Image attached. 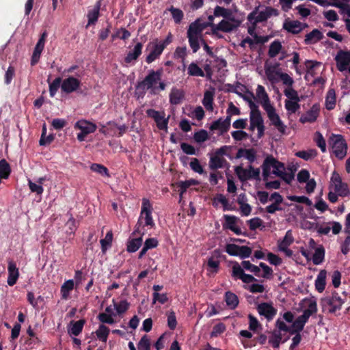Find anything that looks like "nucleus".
<instances>
[{
    "label": "nucleus",
    "mask_w": 350,
    "mask_h": 350,
    "mask_svg": "<svg viewBox=\"0 0 350 350\" xmlns=\"http://www.w3.org/2000/svg\"><path fill=\"white\" fill-rule=\"evenodd\" d=\"M273 167L272 173L280 177L286 183L290 184L293 180L292 173L285 174V167L284 163L276 160L273 156H268L265 159L262 165V176L265 181L267 180L271 174V167Z\"/></svg>",
    "instance_id": "nucleus-1"
},
{
    "label": "nucleus",
    "mask_w": 350,
    "mask_h": 350,
    "mask_svg": "<svg viewBox=\"0 0 350 350\" xmlns=\"http://www.w3.org/2000/svg\"><path fill=\"white\" fill-rule=\"evenodd\" d=\"M208 27H211L213 29L215 28V25L212 23H202L200 18L189 25L187 34L189 45L193 53H196L200 49L198 38H200L202 31Z\"/></svg>",
    "instance_id": "nucleus-2"
},
{
    "label": "nucleus",
    "mask_w": 350,
    "mask_h": 350,
    "mask_svg": "<svg viewBox=\"0 0 350 350\" xmlns=\"http://www.w3.org/2000/svg\"><path fill=\"white\" fill-rule=\"evenodd\" d=\"M332 152L339 159L345 157L347 152V144L341 135H332L329 139Z\"/></svg>",
    "instance_id": "nucleus-3"
},
{
    "label": "nucleus",
    "mask_w": 350,
    "mask_h": 350,
    "mask_svg": "<svg viewBox=\"0 0 350 350\" xmlns=\"http://www.w3.org/2000/svg\"><path fill=\"white\" fill-rule=\"evenodd\" d=\"M259 6L256 7L255 9L248 15L247 20L253 22L254 24L261 23L267 21L272 15H278V10L271 7H267L264 10L258 12Z\"/></svg>",
    "instance_id": "nucleus-4"
},
{
    "label": "nucleus",
    "mask_w": 350,
    "mask_h": 350,
    "mask_svg": "<svg viewBox=\"0 0 350 350\" xmlns=\"http://www.w3.org/2000/svg\"><path fill=\"white\" fill-rule=\"evenodd\" d=\"M329 187L341 197L347 196L350 193L347 184L342 181L340 176L336 171L332 174Z\"/></svg>",
    "instance_id": "nucleus-5"
},
{
    "label": "nucleus",
    "mask_w": 350,
    "mask_h": 350,
    "mask_svg": "<svg viewBox=\"0 0 350 350\" xmlns=\"http://www.w3.org/2000/svg\"><path fill=\"white\" fill-rule=\"evenodd\" d=\"M152 207L150 200L147 198H143L140 217L137 224L140 225L142 220L144 219L146 226L153 228L154 226V223L152 217Z\"/></svg>",
    "instance_id": "nucleus-6"
},
{
    "label": "nucleus",
    "mask_w": 350,
    "mask_h": 350,
    "mask_svg": "<svg viewBox=\"0 0 350 350\" xmlns=\"http://www.w3.org/2000/svg\"><path fill=\"white\" fill-rule=\"evenodd\" d=\"M240 24V21L232 16L230 18L224 19L218 25H215V28L213 29V33L215 34L216 31L231 32L239 27Z\"/></svg>",
    "instance_id": "nucleus-7"
},
{
    "label": "nucleus",
    "mask_w": 350,
    "mask_h": 350,
    "mask_svg": "<svg viewBox=\"0 0 350 350\" xmlns=\"http://www.w3.org/2000/svg\"><path fill=\"white\" fill-rule=\"evenodd\" d=\"M250 130L254 131L255 128L258 129V137L261 138L264 135L265 126L263 119L260 111L250 112Z\"/></svg>",
    "instance_id": "nucleus-8"
},
{
    "label": "nucleus",
    "mask_w": 350,
    "mask_h": 350,
    "mask_svg": "<svg viewBox=\"0 0 350 350\" xmlns=\"http://www.w3.org/2000/svg\"><path fill=\"white\" fill-rule=\"evenodd\" d=\"M264 109L266 111L271 124L274 126L281 134H284L286 126L283 124L280 116L275 112V108L271 105Z\"/></svg>",
    "instance_id": "nucleus-9"
},
{
    "label": "nucleus",
    "mask_w": 350,
    "mask_h": 350,
    "mask_svg": "<svg viewBox=\"0 0 350 350\" xmlns=\"http://www.w3.org/2000/svg\"><path fill=\"white\" fill-rule=\"evenodd\" d=\"M162 72V69H159L157 71H150L149 74L142 81V85L146 87L147 89H151L152 92L155 93L157 88L154 87V84L161 81Z\"/></svg>",
    "instance_id": "nucleus-10"
},
{
    "label": "nucleus",
    "mask_w": 350,
    "mask_h": 350,
    "mask_svg": "<svg viewBox=\"0 0 350 350\" xmlns=\"http://www.w3.org/2000/svg\"><path fill=\"white\" fill-rule=\"evenodd\" d=\"M8 276L7 283L10 286H13L16 284L20 276L19 269L16 266V263L13 259L8 258Z\"/></svg>",
    "instance_id": "nucleus-11"
},
{
    "label": "nucleus",
    "mask_w": 350,
    "mask_h": 350,
    "mask_svg": "<svg viewBox=\"0 0 350 350\" xmlns=\"http://www.w3.org/2000/svg\"><path fill=\"white\" fill-rule=\"evenodd\" d=\"M80 85V80L74 77H69L62 81L61 90L62 92L70 94L77 91Z\"/></svg>",
    "instance_id": "nucleus-12"
},
{
    "label": "nucleus",
    "mask_w": 350,
    "mask_h": 350,
    "mask_svg": "<svg viewBox=\"0 0 350 350\" xmlns=\"http://www.w3.org/2000/svg\"><path fill=\"white\" fill-rule=\"evenodd\" d=\"M232 276L241 279L244 283H250L256 280L253 275L245 273L243 269L237 262L233 264Z\"/></svg>",
    "instance_id": "nucleus-13"
},
{
    "label": "nucleus",
    "mask_w": 350,
    "mask_h": 350,
    "mask_svg": "<svg viewBox=\"0 0 350 350\" xmlns=\"http://www.w3.org/2000/svg\"><path fill=\"white\" fill-rule=\"evenodd\" d=\"M335 60L338 70L341 72L346 70L350 64V51H339L335 57Z\"/></svg>",
    "instance_id": "nucleus-14"
},
{
    "label": "nucleus",
    "mask_w": 350,
    "mask_h": 350,
    "mask_svg": "<svg viewBox=\"0 0 350 350\" xmlns=\"http://www.w3.org/2000/svg\"><path fill=\"white\" fill-rule=\"evenodd\" d=\"M257 310L259 314L264 316L268 321L271 320L277 313V310L271 304L266 302L258 304Z\"/></svg>",
    "instance_id": "nucleus-15"
},
{
    "label": "nucleus",
    "mask_w": 350,
    "mask_h": 350,
    "mask_svg": "<svg viewBox=\"0 0 350 350\" xmlns=\"http://www.w3.org/2000/svg\"><path fill=\"white\" fill-rule=\"evenodd\" d=\"M146 113L149 117L152 118L154 120L159 129H167V119H165L163 116H161L159 111L152 109H149L146 111Z\"/></svg>",
    "instance_id": "nucleus-16"
},
{
    "label": "nucleus",
    "mask_w": 350,
    "mask_h": 350,
    "mask_svg": "<svg viewBox=\"0 0 350 350\" xmlns=\"http://www.w3.org/2000/svg\"><path fill=\"white\" fill-rule=\"evenodd\" d=\"M319 113V107L317 105H314L310 110L302 114L299 121L301 123L314 122Z\"/></svg>",
    "instance_id": "nucleus-17"
},
{
    "label": "nucleus",
    "mask_w": 350,
    "mask_h": 350,
    "mask_svg": "<svg viewBox=\"0 0 350 350\" xmlns=\"http://www.w3.org/2000/svg\"><path fill=\"white\" fill-rule=\"evenodd\" d=\"M283 28L288 32L297 34L303 30V25L298 21H286L284 23Z\"/></svg>",
    "instance_id": "nucleus-18"
},
{
    "label": "nucleus",
    "mask_w": 350,
    "mask_h": 350,
    "mask_svg": "<svg viewBox=\"0 0 350 350\" xmlns=\"http://www.w3.org/2000/svg\"><path fill=\"white\" fill-rule=\"evenodd\" d=\"M325 301L330 306L329 312H334L336 310L340 309L343 304V300L338 294H334L330 298L326 299Z\"/></svg>",
    "instance_id": "nucleus-19"
},
{
    "label": "nucleus",
    "mask_w": 350,
    "mask_h": 350,
    "mask_svg": "<svg viewBox=\"0 0 350 350\" xmlns=\"http://www.w3.org/2000/svg\"><path fill=\"white\" fill-rule=\"evenodd\" d=\"M185 97V92L181 89L172 88L170 94V102L172 105L179 104Z\"/></svg>",
    "instance_id": "nucleus-20"
},
{
    "label": "nucleus",
    "mask_w": 350,
    "mask_h": 350,
    "mask_svg": "<svg viewBox=\"0 0 350 350\" xmlns=\"http://www.w3.org/2000/svg\"><path fill=\"white\" fill-rule=\"evenodd\" d=\"M101 6V2L100 1H97L96 5L92 10H90L88 13V25H91L94 24L98 18L99 16V10Z\"/></svg>",
    "instance_id": "nucleus-21"
},
{
    "label": "nucleus",
    "mask_w": 350,
    "mask_h": 350,
    "mask_svg": "<svg viewBox=\"0 0 350 350\" xmlns=\"http://www.w3.org/2000/svg\"><path fill=\"white\" fill-rule=\"evenodd\" d=\"M256 96L260 101V103L264 109L271 106L269 96L262 85H258L256 89Z\"/></svg>",
    "instance_id": "nucleus-22"
},
{
    "label": "nucleus",
    "mask_w": 350,
    "mask_h": 350,
    "mask_svg": "<svg viewBox=\"0 0 350 350\" xmlns=\"http://www.w3.org/2000/svg\"><path fill=\"white\" fill-rule=\"evenodd\" d=\"M75 128L79 129L81 132L87 134L92 133L96 130V126L86 120L77 121L75 125Z\"/></svg>",
    "instance_id": "nucleus-23"
},
{
    "label": "nucleus",
    "mask_w": 350,
    "mask_h": 350,
    "mask_svg": "<svg viewBox=\"0 0 350 350\" xmlns=\"http://www.w3.org/2000/svg\"><path fill=\"white\" fill-rule=\"evenodd\" d=\"M224 219L226 221V228L230 229L232 232H234L236 234H241V230L240 228L236 226V223L237 221V217L235 216L230 215H224Z\"/></svg>",
    "instance_id": "nucleus-24"
},
{
    "label": "nucleus",
    "mask_w": 350,
    "mask_h": 350,
    "mask_svg": "<svg viewBox=\"0 0 350 350\" xmlns=\"http://www.w3.org/2000/svg\"><path fill=\"white\" fill-rule=\"evenodd\" d=\"M142 44L140 42L137 43L134 49L129 51L126 56L124 61L126 63H131L136 60L142 53Z\"/></svg>",
    "instance_id": "nucleus-25"
},
{
    "label": "nucleus",
    "mask_w": 350,
    "mask_h": 350,
    "mask_svg": "<svg viewBox=\"0 0 350 350\" xmlns=\"http://www.w3.org/2000/svg\"><path fill=\"white\" fill-rule=\"evenodd\" d=\"M226 164L227 161L224 157H219L214 154L210 159L209 168L215 170L224 167Z\"/></svg>",
    "instance_id": "nucleus-26"
},
{
    "label": "nucleus",
    "mask_w": 350,
    "mask_h": 350,
    "mask_svg": "<svg viewBox=\"0 0 350 350\" xmlns=\"http://www.w3.org/2000/svg\"><path fill=\"white\" fill-rule=\"evenodd\" d=\"M165 46L164 43L155 44L153 50L146 57V62L150 64L154 61L161 54Z\"/></svg>",
    "instance_id": "nucleus-27"
},
{
    "label": "nucleus",
    "mask_w": 350,
    "mask_h": 350,
    "mask_svg": "<svg viewBox=\"0 0 350 350\" xmlns=\"http://www.w3.org/2000/svg\"><path fill=\"white\" fill-rule=\"evenodd\" d=\"M74 281L73 280H68L64 282L61 286V295L62 299H68L70 297V293L74 288Z\"/></svg>",
    "instance_id": "nucleus-28"
},
{
    "label": "nucleus",
    "mask_w": 350,
    "mask_h": 350,
    "mask_svg": "<svg viewBox=\"0 0 350 350\" xmlns=\"http://www.w3.org/2000/svg\"><path fill=\"white\" fill-rule=\"evenodd\" d=\"M245 157L250 163H252L256 159V151L254 149H239L237 153L236 158Z\"/></svg>",
    "instance_id": "nucleus-29"
},
{
    "label": "nucleus",
    "mask_w": 350,
    "mask_h": 350,
    "mask_svg": "<svg viewBox=\"0 0 350 350\" xmlns=\"http://www.w3.org/2000/svg\"><path fill=\"white\" fill-rule=\"evenodd\" d=\"M322 38H323L322 33L319 30L315 29H313L309 33L306 35L304 42L307 44H314V43H316L317 42L319 41L320 40H321Z\"/></svg>",
    "instance_id": "nucleus-30"
},
{
    "label": "nucleus",
    "mask_w": 350,
    "mask_h": 350,
    "mask_svg": "<svg viewBox=\"0 0 350 350\" xmlns=\"http://www.w3.org/2000/svg\"><path fill=\"white\" fill-rule=\"evenodd\" d=\"M11 173V167L8 161L3 159L0 160V180L8 179Z\"/></svg>",
    "instance_id": "nucleus-31"
},
{
    "label": "nucleus",
    "mask_w": 350,
    "mask_h": 350,
    "mask_svg": "<svg viewBox=\"0 0 350 350\" xmlns=\"http://www.w3.org/2000/svg\"><path fill=\"white\" fill-rule=\"evenodd\" d=\"M225 301L226 305L230 309H234L239 304V299L238 297L233 293L230 291H227L225 294Z\"/></svg>",
    "instance_id": "nucleus-32"
},
{
    "label": "nucleus",
    "mask_w": 350,
    "mask_h": 350,
    "mask_svg": "<svg viewBox=\"0 0 350 350\" xmlns=\"http://www.w3.org/2000/svg\"><path fill=\"white\" fill-rule=\"evenodd\" d=\"M327 272L325 270H321L315 281V287L317 290L321 293L324 291L325 287V280H326Z\"/></svg>",
    "instance_id": "nucleus-33"
},
{
    "label": "nucleus",
    "mask_w": 350,
    "mask_h": 350,
    "mask_svg": "<svg viewBox=\"0 0 350 350\" xmlns=\"http://www.w3.org/2000/svg\"><path fill=\"white\" fill-rule=\"evenodd\" d=\"M282 333L275 329L271 332V336L269 338V343L273 348H278L282 341Z\"/></svg>",
    "instance_id": "nucleus-34"
},
{
    "label": "nucleus",
    "mask_w": 350,
    "mask_h": 350,
    "mask_svg": "<svg viewBox=\"0 0 350 350\" xmlns=\"http://www.w3.org/2000/svg\"><path fill=\"white\" fill-rule=\"evenodd\" d=\"M109 333V329L103 324L100 325L98 329L95 332L96 338L104 342H107Z\"/></svg>",
    "instance_id": "nucleus-35"
},
{
    "label": "nucleus",
    "mask_w": 350,
    "mask_h": 350,
    "mask_svg": "<svg viewBox=\"0 0 350 350\" xmlns=\"http://www.w3.org/2000/svg\"><path fill=\"white\" fill-rule=\"evenodd\" d=\"M336 105V93L334 89H330L327 92L325 99V107L328 110L333 109Z\"/></svg>",
    "instance_id": "nucleus-36"
},
{
    "label": "nucleus",
    "mask_w": 350,
    "mask_h": 350,
    "mask_svg": "<svg viewBox=\"0 0 350 350\" xmlns=\"http://www.w3.org/2000/svg\"><path fill=\"white\" fill-rule=\"evenodd\" d=\"M306 322L307 320L302 319L301 316L297 317V319L293 323L291 326V334L299 333V332L303 330L304 325Z\"/></svg>",
    "instance_id": "nucleus-37"
},
{
    "label": "nucleus",
    "mask_w": 350,
    "mask_h": 350,
    "mask_svg": "<svg viewBox=\"0 0 350 350\" xmlns=\"http://www.w3.org/2000/svg\"><path fill=\"white\" fill-rule=\"evenodd\" d=\"M214 94L211 91H206L204 94L202 100V104L204 107L208 111H213V103Z\"/></svg>",
    "instance_id": "nucleus-38"
},
{
    "label": "nucleus",
    "mask_w": 350,
    "mask_h": 350,
    "mask_svg": "<svg viewBox=\"0 0 350 350\" xmlns=\"http://www.w3.org/2000/svg\"><path fill=\"white\" fill-rule=\"evenodd\" d=\"M215 16H222L224 18H230L232 16V12L230 10L224 8L223 7L217 5L214 9Z\"/></svg>",
    "instance_id": "nucleus-39"
},
{
    "label": "nucleus",
    "mask_w": 350,
    "mask_h": 350,
    "mask_svg": "<svg viewBox=\"0 0 350 350\" xmlns=\"http://www.w3.org/2000/svg\"><path fill=\"white\" fill-rule=\"evenodd\" d=\"M234 170L239 178L241 181H245L248 179H250L251 171H250V167L248 169H244L241 166H237Z\"/></svg>",
    "instance_id": "nucleus-40"
},
{
    "label": "nucleus",
    "mask_w": 350,
    "mask_h": 350,
    "mask_svg": "<svg viewBox=\"0 0 350 350\" xmlns=\"http://www.w3.org/2000/svg\"><path fill=\"white\" fill-rule=\"evenodd\" d=\"M317 312V306L315 301H310L308 305V308L304 311L302 319H305L308 321L309 317Z\"/></svg>",
    "instance_id": "nucleus-41"
},
{
    "label": "nucleus",
    "mask_w": 350,
    "mask_h": 350,
    "mask_svg": "<svg viewBox=\"0 0 350 350\" xmlns=\"http://www.w3.org/2000/svg\"><path fill=\"white\" fill-rule=\"evenodd\" d=\"M325 256V250L323 246H320L315 250V252L312 256V262L314 265L321 264Z\"/></svg>",
    "instance_id": "nucleus-42"
},
{
    "label": "nucleus",
    "mask_w": 350,
    "mask_h": 350,
    "mask_svg": "<svg viewBox=\"0 0 350 350\" xmlns=\"http://www.w3.org/2000/svg\"><path fill=\"white\" fill-rule=\"evenodd\" d=\"M62 79L61 77H56L52 83H49V94L51 97H54L58 89L61 88Z\"/></svg>",
    "instance_id": "nucleus-43"
},
{
    "label": "nucleus",
    "mask_w": 350,
    "mask_h": 350,
    "mask_svg": "<svg viewBox=\"0 0 350 350\" xmlns=\"http://www.w3.org/2000/svg\"><path fill=\"white\" fill-rule=\"evenodd\" d=\"M188 75L190 76L204 77V71L196 63H191L189 65Z\"/></svg>",
    "instance_id": "nucleus-44"
},
{
    "label": "nucleus",
    "mask_w": 350,
    "mask_h": 350,
    "mask_svg": "<svg viewBox=\"0 0 350 350\" xmlns=\"http://www.w3.org/2000/svg\"><path fill=\"white\" fill-rule=\"evenodd\" d=\"M113 306L118 314H124L129 308V304L126 300L116 302L113 300Z\"/></svg>",
    "instance_id": "nucleus-45"
},
{
    "label": "nucleus",
    "mask_w": 350,
    "mask_h": 350,
    "mask_svg": "<svg viewBox=\"0 0 350 350\" xmlns=\"http://www.w3.org/2000/svg\"><path fill=\"white\" fill-rule=\"evenodd\" d=\"M295 154L297 157L308 161L315 157L317 154V152L314 149H310L308 150L299 151Z\"/></svg>",
    "instance_id": "nucleus-46"
},
{
    "label": "nucleus",
    "mask_w": 350,
    "mask_h": 350,
    "mask_svg": "<svg viewBox=\"0 0 350 350\" xmlns=\"http://www.w3.org/2000/svg\"><path fill=\"white\" fill-rule=\"evenodd\" d=\"M210 130H219L222 134L224 133H226L228 130V128L227 127V126H225V124L223 122V119L219 118L212 123V124L210 126Z\"/></svg>",
    "instance_id": "nucleus-47"
},
{
    "label": "nucleus",
    "mask_w": 350,
    "mask_h": 350,
    "mask_svg": "<svg viewBox=\"0 0 350 350\" xmlns=\"http://www.w3.org/2000/svg\"><path fill=\"white\" fill-rule=\"evenodd\" d=\"M85 322V321L84 319H80V320L75 322L72 324V326L70 329L71 334L75 336H79L83 330Z\"/></svg>",
    "instance_id": "nucleus-48"
},
{
    "label": "nucleus",
    "mask_w": 350,
    "mask_h": 350,
    "mask_svg": "<svg viewBox=\"0 0 350 350\" xmlns=\"http://www.w3.org/2000/svg\"><path fill=\"white\" fill-rule=\"evenodd\" d=\"M142 239L141 237L133 239L129 241L127 245V250L129 252H136L142 245Z\"/></svg>",
    "instance_id": "nucleus-49"
},
{
    "label": "nucleus",
    "mask_w": 350,
    "mask_h": 350,
    "mask_svg": "<svg viewBox=\"0 0 350 350\" xmlns=\"http://www.w3.org/2000/svg\"><path fill=\"white\" fill-rule=\"evenodd\" d=\"M90 169L92 171L99 174L101 176H109L108 169L101 164L93 163L91 165Z\"/></svg>",
    "instance_id": "nucleus-50"
},
{
    "label": "nucleus",
    "mask_w": 350,
    "mask_h": 350,
    "mask_svg": "<svg viewBox=\"0 0 350 350\" xmlns=\"http://www.w3.org/2000/svg\"><path fill=\"white\" fill-rule=\"evenodd\" d=\"M169 11L172 14L174 21L176 24H179L183 18L184 14H183V11L178 8H175L173 6H171L169 8Z\"/></svg>",
    "instance_id": "nucleus-51"
},
{
    "label": "nucleus",
    "mask_w": 350,
    "mask_h": 350,
    "mask_svg": "<svg viewBox=\"0 0 350 350\" xmlns=\"http://www.w3.org/2000/svg\"><path fill=\"white\" fill-rule=\"evenodd\" d=\"M299 101H297L295 100H286L285 107L286 110L290 113H295L300 108V105L299 104Z\"/></svg>",
    "instance_id": "nucleus-52"
},
{
    "label": "nucleus",
    "mask_w": 350,
    "mask_h": 350,
    "mask_svg": "<svg viewBox=\"0 0 350 350\" xmlns=\"http://www.w3.org/2000/svg\"><path fill=\"white\" fill-rule=\"evenodd\" d=\"M282 49V44L278 41H274L269 46V55L271 57H275Z\"/></svg>",
    "instance_id": "nucleus-53"
},
{
    "label": "nucleus",
    "mask_w": 350,
    "mask_h": 350,
    "mask_svg": "<svg viewBox=\"0 0 350 350\" xmlns=\"http://www.w3.org/2000/svg\"><path fill=\"white\" fill-rule=\"evenodd\" d=\"M293 242V237L289 230L286 233L284 239L281 241L278 242V248L288 247Z\"/></svg>",
    "instance_id": "nucleus-54"
},
{
    "label": "nucleus",
    "mask_w": 350,
    "mask_h": 350,
    "mask_svg": "<svg viewBox=\"0 0 350 350\" xmlns=\"http://www.w3.org/2000/svg\"><path fill=\"white\" fill-rule=\"evenodd\" d=\"M70 215V217L66 223V226L68 227V230H66V234H74L75 230H77V224L76 221L72 217L71 213H68V215Z\"/></svg>",
    "instance_id": "nucleus-55"
},
{
    "label": "nucleus",
    "mask_w": 350,
    "mask_h": 350,
    "mask_svg": "<svg viewBox=\"0 0 350 350\" xmlns=\"http://www.w3.org/2000/svg\"><path fill=\"white\" fill-rule=\"evenodd\" d=\"M198 182L193 179L180 182L179 183V187L180 188V197H182L183 194L186 191L187 188H189L191 185H198Z\"/></svg>",
    "instance_id": "nucleus-56"
},
{
    "label": "nucleus",
    "mask_w": 350,
    "mask_h": 350,
    "mask_svg": "<svg viewBox=\"0 0 350 350\" xmlns=\"http://www.w3.org/2000/svg\"><path fill=\"white\" fill-rule=\"evenodd\" d=\"M284 95L288 98V100H295L300 101L297 92L292 87L287 88L284 91Z\"/></svg>",
    "instance_id": "nucleus-57"
},
{
    "label": "nucleus",
    "mask_w": 350,
    "mask_h": 350,
    "mask_svg": "<svg viewBox=\"0 0 350 350\" xmlns=\"http://www.w3.org/2000/svg\"><path fill=\"white\" fill-rule=\"evenodd\" d=\"M249 319V328L252 331H257L258 329H261L262 327L258 321L256 317H254L252 314L248 315Z\"/></svg>",
    "instance_id": "nucleus-58"
},
{
    "label": "nucleus",
    "mask_w": 350,
    "mask_h": 350,
    "mask_svg": "<svg viewBox=\"0 0 350 350\" xmlns=\"http://www.w3.org/2000/svg\"><path fill=\"white\" fill-rule=\"evenodd\" d=\"M139 350H150V339L146 335H144L138 343Z\"/></svg>",
    "instance_id": "nucleus-59"
},
{
    "label": "nucleus",
    "mask_w": 350,
    "mask_h": 350,
    "mask_svg": "<svg viewBox=\"0 0 350 350\" xmlns=\"http://www.w3.org/2000/svg\"><path fill=\"white\" fill-rule=\"evenodd\" d=\"M193 138L198 143L204 142L208 139V133L205 130H200L194 134Z\"/></svg>",
    "instance_id": "nucleus-60"
},
{
    "label": "nucleus",
    "mask_w": 350,
    "mask_h": 350,
    "mask_svg": "<svg viewBox=\"0 0 350 350\" xmlns=\"http://www.w3.org/2000/svg\"><path fill=\"white\" fill-rule=\"evenodd\" d=\"M252 249L248 246L239 245V253L237 254V256L241 258H248L252 254Z\"/></svg>",
    "instance_id": "nucleus-61"
},
{
    "label": "nucleus",
    "mask_w": 350,
    "mask_h": 350,
    "mask_svg": "<svg viewBox=\"0 0 350 350\" xmlns=\"http://www.w3.org/2000/svg\"><path fill=\"white\" fill-rule=\"evenodd\" d=\"M101 244V252L103 254H106V252L109 247V230H107L105 233V239L100 240Z\"/></svg>",
    "instance_id": "nucleus-62"
},
{
    "label": "nucleus",
    "mask_w": 350,
    "mask_h": 350,
    "mask_svg": "<svg viewBox=\"0 0 350 350\" xmlns=\"http://www.w3.org/2000/svg\"><path fill=\"white\" fill-rule=\"evenodd\" d=\"M226 329V326L224 323H219L213 327V331L211 333V337H217L218 335L223 333Z\"/></svg>",
    "instance_id": "nucleus-63"
},
{
    "label": "nucleus",
    "mask_w": 350,
    "mask_h": 350,
    "mask_svg": "<svg viewBox=\"0 0 350 350\" xmlns=\"http://www.w3.org/2000/svg\"><path fill=\"white\" fill-rule=\"evenodd\" d=\"M191 168L196 172L202 174L204 172L203 168L200 165L199 161L196 158H193L190 162Z\"/></svg>",
    "instance_id": "nucleus-64"
}]
</instances>
